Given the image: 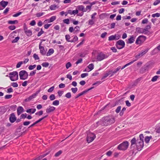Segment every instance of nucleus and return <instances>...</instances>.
Segmentation results:
<instances>
[{
	"mask_svg": "<svg viewBox=\"0 0 160 160\" xmlns=\"http://www.w3.org/2000/svg\"><path fill=\"white\" fill-rule=\"evenodd\" d=\"M130 148L132 150L134 151L136 149L141 150L143 146V141L140 140H136L135 138H133L131 141Z\"/></svg>",
	"mask_w": 160,
	"mask_h": 160,
	"instance_id": "obj_1",
	"label": "nucleus"
},
{
	"mask_svg": "<svg viewBox=\"0 0 160 160\" xmlns=\"http://www.w3.org/2000/svg\"><path fill=\"white\" fill-rule=\"evenodd\" d=\"M115 118L111 116H106L103 117L97 123L102 126H107L111 125L115 122Z\"/></svg>",
	"mask_w": 160,
	"mask_h": 160,
	"instance_id": "obj_2",
	"label": "nucleus"
},
{
	"mask_svg": "<svg viewBox=\"0 0 160 160\" xmlns=\"http://www.w3.org/2000/svg\"><path fill=\"white\" fill-rule=\"evenodd\" d=\"M128 142L127 141H125L120 144L118 146V148L121 150H125L128 148Z\"/></svg>",
	"mask_w": 160,
	"mask_h": 160,
	"instance_id": "obj_3",
	"label": "nucleus"
},
{
	"mask_svg": "<svg viewBox=\"0 0 160 160\" xmlns=\"http://www.w3.org/2000/svg\"><path fill=\"white\" fill-rule=\"evenodd\" d=\"M9 76L11 80L12 81H15L18 79V74L16 71H14L9 73Z\"/></svg>",
	"mask_w": 160,
	"mask_h": 160,
	"instance_id": "obj_4",
	"label": "nucleus"
},
{
	"mask_svg": "<svg viewBox=\"0 0 160 160\" xmlns=\"http://www.w3.org/2000/svg\"><path fill=\"white\" fill-rule=\"evenodd\" d=\"M96 136L94 134L88 132L87 133V140L88 143H89L92 142L95 138Z\"/></svg>",
	"mask_w": 160,
	"mask_h": 160,
	"instance_id": "obj_5",
	"label": "nucleus"
},
{
	"mask_svg": "<svg viewBox=\"0 0 160 160\" xmlns=\"http://www.w3.org/2000/svg\"><path fill=\"white\" fill-rule=\"evenodd\" d=\"M19 75L21 79L25 80L28 78V74L26 71L22 70L20 72Z\"/></svg>",
	"mask_w": 160,
	"mask_h": 160,
	"instance_id": "obj_6",
	"label": "nucleus"
},
{
	"mask_svg": "<svg viewBox=\"0 0 160 160\" xmlns=\"http://www.w3.org/2000/svg\"><path fill=\"white\" fill-rule=\"evenodd\" d=\"M115 45L117 48L120 49L124 47L125 43L123 41L120 40L116 42Z\"/></svg>",
	"mask_w": 160,
	"mask_h": 160,
	"instance_id": "obj_7",
	"label": "nucleus"
},
{
	"mask_svg": "<svg viewBox=\"0 0 160 160\" xmlns=\"http://www.w3.org/2000/svg\"><path fill=\"white\" fill-rule=\"evenodd\" d=\"M146 38L143 35L140 36L137 39L136 43L138 44L144 42L146 39Z\"/></svg>",
	"mask_w": 160,
	"mask_h": 160,
	"instance_id": "obj_8",
	"label": "nucleus"
},
{
	"mask_svg": "<svg viewBox=\"0 0 160 160\" xmlns=\"http://www.w3.org/2000/svg\"><path fill=\"white\" fill-rule=\"evenodd\" d=\"M107 55L102 53H100L98 55L96 59L98 61H101L104 59L107 58Z\"/></svg>",
	"mask_w": 160,
	"mask_h": 160,
	"instance_id": "obj_9",
	"label": "nucleus"
},
{
	"mask_svg": "<svg viewBox=\"0 0 160 160\" xmlns=\"http://www.w3.org/2000/svg\"><path fill=\"white\" fill-rule=\"evenodd\" d=\"M39 91H38L35 93L33 94L32 95L30 96L28 98H27L25 99L24 101L25 102H27L31 101L32 99L35 98L38 95L39 93Z\"/></svg>",
	"mask_w": 160,
	"mask_h": 160,
	"instance_id": "obj_10",
	"label": "nucleus"
},
{
	"mask_svg": "<svg viewBox=\"0 0 160 160\" xmlns=\"http://www.w3.org/2000/svg\"><path fill=\"white\" fill-rule=\"evenodd\" d=\"M8 2L7 1H4L3 0L2 1L0 2V10L2 9L3 8H5V7L8 4Z\"/></svg>",
	"mask_w": 160,
	"mask_h": 160,
	"instance_id": "obj_11",
	"label": "nucleus"
},
{
	"mask_svg": "<svg viewBox=\"0 0 160 160\" xmlns=\"http://www.w3.org/2000/svg\"><path fill=\"white\" fill-rule=\"evenodd\" d=\"M9 121L11 123H13L16 120V118L14 113H12L10 115Z\"/></svg>",
	"mask_w": 160,
	"mask_h": 160,
	"instance_id": "obj_12",
	"label": "nucleus"
},
{
	"mask_svg": "<svg viewBox=\"0 0 160 160\" xmlns=\"http://www.w3.org/2000/svg\"><path fill=\"white\" fill-rule=\"evenodd\" d=\"M55 109V108L51 106H49L46 109L47 113H51L54 111Z\"/></svg>",
	"mask_w": 160,
	"mask_h": 160,
	"instance_id": "obj_13",
	"label": "nucleus"
},
{
	"mask_svg": "<svg viewBox=\"0 0 160 160\" xmlns=\"http://www.w3.org/2000/svg\"><path fill=\"white\" fill-rule=\"evenodd\" d=\"M148 49H147L139 53L138 55H137L135 56L136 58H137V59H138L140 56H142L146 53L148 52Z\"/></svg>",
	"mask_w": 160,
	"mask_h": 160,
	"instance_id": "obj_14",
	"label": "nucleus"
},
{
	"mask_svg": "<svg viewBox=\"0 0 160 160\" xmlns=\"http://www.w3.org/2000/svg\"><path fill=\"white\" fill-rule=\"evenodd\" d=\"M24 112V109L22 106H19L17 109V114L20 115L22 113Z\"/></svg>",
	"mask_w": 160,
	"mask_h": 160,
	"instance_id": "obj_15",
	"label": "nucleus"
},
{
	"mask_svg": "<svg viewBox=\"0 0 160 160\" xmlns=\"http://www.w3.org/2000/svg\"><path fill=\"white\" fill-rule=\"evenodd\" d=\"M136 30L140 33H143L145 34H147V32L145 31L144 28H136Z\"/></svg>",
	"mask_w": 160,
	"mask_h": 160,
	"instance_id": "obj_16",
	"label": "nucleus"
},
{
	"mask_svg": "<svg viewBox=\"0 0 160 160\" xmlns=\"http://www.w3.org/2000/svg\"><path fill=\"white\" fill-rule=\"evenodd\" d=\"M39 48L40 50V53L42 55H44L46 53V52L44 50V48L42 46H40V44H39Z\"/></svg>",
	"mask_w": 160,
	"mask_h": 160,
	"instance_id": "obj_17",
	"label": "nucleus"
},
{
	"mask_svg": "<svg viewBox=\"0 0 160 160\" xmlns=\"http://www.w3.org/2000/svg\"><path fill=\"white\" fill-rule=\"evenodd\" d=\"M6 111V108L4 107H0V115L3 114Z\"/></svg>",
	"mask_w": 160,
	"mask_h": 160,
	"instance_id": "obj_18",
	"label": "nucleus"
},
{
	"mask_svg": "<svg viewBox=\"0 0 160 160\" xmlns=\"http://www.w3.org/2000/svg\"><path fill=\"white\" fill-rule=\"evenodd\" d=\"M78 8L79 10L83 12H86V10L85 9L84 7L82 5H79L78 6Z\"/></svg>",
	"mask_w": 160,
	"mask_h": 160,
	"instance_id": "obj_19",
	"label": "nucleus"
},
{
	"mask_svg": "<svg viewBox=\"0 0 160 160\" xmlns=\"http://www.w3.org/2000/svg\"><path fill=\"white\" fill-rule=\"evenodd\" d=\"M36 111V109L35 108H30L27 109L26 111L27 113H31L32 114H33Z\"/></svg>",
	"mask_w": 160,
	"mask_h": 160,
	"instance_id": "obj_20",
	"label": "nucleus"
},
{
	"mask_svg": "<svg viewBox=\"0 0 160 160\" xmlns=\"http://www.w3.org/2000/svg\"><path fill=\"white\" fill-rule=\"evenodd\" d=\"M54 52V50L53 49L51 48L49 49L48 52L47 53V56L51 55L53 54Z\"/></svg>",
	"mask_w": 160,
	"mask_h": 160,
	"instance_id": "obj_21",
	"label": "nucleus"
},
{
	"mask_svg": "<svg viewBox=\"0 0 160 160\" xmlns=\"http://www.w3.org/2000/svg\"><path fill=\"white\" fill-rule=\"evenodd\" d=\"M135 38L133 36H131L128 39V42L129 43H133L135 41Z\"/></svg>",
	"mask_w": 160,
	"mask_h": 160,
	"instance_id": "obj_22",
	"label": "nucleus"
},
{
	"mask_svg": "<svg viewBox=\"0 0 160 160\" xmlns=\"http://www.w3.org/2000/svg\"><path fill=\"white\" fill-rule=\"evenodd\" d=\"M121 68V67L119 66L117 68L113 71H111V76H113L115 73H116L118 71L120 70Z\"/></svg>",
	"mask_w": 160,
	"mask_h": 160,
	"instance_id": "obj_23",
	"label": "nucleus"
},
{
	"mask_svg": "<svg viewBox=\"0 0 160 160\" xmlns=\"http://www.w3.org/2000/svg\"><path fill=\"white\" fill-rule=\"evenodd\" d=\"M24 32L26 35L28 37L31 36L32 34V31L30 30H28Z\"/></svg>",
	"mask_w": 160,
	"mask_h": 160,
	"instance_id": "obj_24",
	"label": "nucleus"
},
{
	"mask_svg": "<svg viewBox=\"0 0 160 160\" xmlns=\"http://www.w3.org/2000/svg\"><path fill=\"white\" fill-rule=\"evenodd\" d=\"M137 60V59L133 60V61L130 62H129V63H128L126 64L124 66H123L122 68H121V69L122 70L124 68H125L126 67H127V66H128L131 64H132L134 62H135Z\"/></svg>",
	"mask_w": 160,
	"mask_h": 160,
	"instance_id": "obj_25",
	"label": "nucleus"
},
{
	"mask_svg": "<svg viewBox=\"0 0 160 160\" xmlns=\"http://www.w3.org/2000/svg\"><path fill=\"white\" fill-rule=\"evenodd\" d=\"M152 138V136H150L149 137L148 136H147L145 138V141L146 142V143H148L151 139Z\"/></svg>",
	"mask_w": 160,
	"mask_h": 160,
	"instance_id": "obj_26",
	"label": "nucleus"
},
{
	"mask_svg": "<svg viewBox=\"0 0 160 160\" xmlns=\"http://www.w3.org/2000/svg\"><path fill=\"white\" fill-rule=\"evenodd\" d=\"M65 39L68 42H73V41H72V40H70V36L69 35H66L65 36Z\"/></svg>",
	"mask_w": 160,
	"mask_h": 160,
	"instance_id": "obj_27",
	"label": "nucleus"
},
{
	"mask_svg": "<svg viewBox=\"0 0 160 160\" xmlns=\"http://www.w3.org/2000/svg\"><path fill=\"white\" fill-rule=\"evenodd\" d=\"M49 153L50 151H49L45 154H44L42 155H40V156L38 157V158L39 160H40L42 158H43V157H45V156L48 154Z\"/></svg>",
	"mask_w": 160,
	"mask_h": 160,
	"instance_id": "obj_28",
	"label": "nucleus"
},
{
	"mask_svg": "<svg viewBox=\"0 0 160 160\" xmlns=\"http://www.w3.org/2000/svg\"><path fill=\"white\" fill-rule=\"evenodd\" d=\"M87 67L89 69V71H90L94 68V65L93 64L91 63L89 64Z\"/></svg>",
	"mask_w": 160,
	"mask_h": 160,
	"instance_id": "obj_29",
	"label": "nucleus"
},
{
	"mask_svg": "<svg viewBox=\"0 0 160 160\" xmlns=\"http://www.w3.org/2000/svg\"><path fill=\"white\" fill-rule=\"evenodd\" d=\"M58 7L57 5H51L50 6L49 8L51 10H55L56 8H58Z\"/></svg>",
	"mask_w": 160,
	"mask_h": 160,
	"instance_id": "obj_30",
	"label": "nucleus"
},
{
	"mask_svg": "<svg viewBox=\"0 0 160 160\" xmlns=\"http://www.w3.org/2000/svg\"><path fill=\"white\" fill-rule=\"evenodd\" d=\"M111 74V71H109V72L105 73L102 77V79H103L108 77L109 74Z\"/></svg>",
	"mask_w": 160,
	"mask_h": 160,
	"instance_id": "obj_31",
	"label": "nucleus"
},
{
	"mask_svg": "<svg viewBox=\"0 0 160 160\" xmlns=\"http://www.w3.org/2000/svg\"><path fill=\"white\" fill-rule=\"evenodd\" d=\"M59 104V101L58 100L54 101L52 102V105L54 106H58Z\"/></svg>",
	"mask_w": 160,
	"mask_h": 160,
	"instance_id": "obj_32",
	"label": "nucleus"
},
{
	"mask_svg": "<svg viewBox=\"0 0 160 160\" xmlns=\"http://www.w3.org/2000/svg\"><path fill=\"white\" fill-rule=\"evenodd\" d=\"M18 23V21L17 20H15L14 21L10 20L8 21V23L9 24H14L16 23Z\"/></svg>",
	"mask_w": 160,
	"mask_h": 160,
	"instance_id": "obj_33",
	"label": "nucleus"
},
{
	"mask_svg": "<svg viewBox=\"0 0 160 160\" xmlns=\"http://www.w3.org/2000/svg\"><path fill=\"white\" fill-rule=\"evenodd\" d=\"M36 66L35 64H34L33 65H30L28 68L29 69V70H32L33 69H34L36 67Z\"/></svg>",
	"mask_w": 160,
	"mask_h": 160,
	"instance_id": "obj_34",
	"label": "nucleus"
},
{
	"mask_svg": "<svg viewBox=\"0 0 160 160\" xmlns=\"http://www.w3.org/2000/svg\"><path fill=\"white\" fill-rule=\"evenodd\" d=\"M20 39V37H17L15 38L12 41V43H16L18 42V40Z\"/></svg>",
	"mask_w": 160,
	"mask_h": 160,
	"instance_id": "obj_35",
	"label": "nucleus"
},
{
	"mask_svg": "<svg viewBox=\"0 0 160 160\" xmlns=\"http://www.w3.org/2000/svg\"><path fill=\"white\" fill-rule=\"evenodd\" d=\"M62 153V151L60 150L56 152L54 155L55 157H58L60 156Z\"/></svg>",
	"mask_w": 160,
	"mask_h": 160,
	"instance_id": "obj_36",
	"label": "nucleus"
},
{
	"mask_svg": "<svg viewBox=\"0 0 160 160\" xmlns=\"http://www.w3.org/2000/svg\"><path fill=\"white\" fill-rule=\"evenodd\" d=\"M115 40V36L114 35H112L108 38V40L109 41Z\"/></svg>",
	"mask_w": 160,
	"mask_h": 160,
	"instance_id": "obj_37",
	"label": "nucleus"
},
{
	"mask_svg": "<svg viewBox=\"0 0 160 160\" xmlns=\"http://www.w3.org/2000/svg\"><path fill=\"white\" fill-rule=\"evenodd\" d=\"M94 88V87H91V88L87 89V90H86L83 92H82V95H83L84 94L86 93L87 92H88V91H89V90L92 89L93 88Z\"/></svg>",
	"mask_w": 160,
	"mask_h": 160,
	"instance_id": "obj_38",
	"label": "nucleus"
},
{
	"mask_svg": "<svg viewBox=\"0 0 160 160\" xmlns=\"http://www.w3.org/2000/svg\"><path fill=\"white\" fill-rule=\"evenodd\" d=\"M159 77V76H155L152 78L151 81L152 82L156 81Z\"/></svg>",
	"mask_w": 160,
	"mask_h": 160,
	"instance_id": "obj_39",
	"label": "nucleus"
},
{
	"mask_svg": "<svg viewBox=\"0 0 160 160\" xmlns=\"http://www.w3.org/2000/svg\"><path fill=\"white\" fill-rule=\"evenodd\" d=\"M152 16L153 18H155V17H160V13H156L155 14H153L152 15Z\"/></svg>",
	"mask_w": 160,
	"mask_h": 160,
	"instance_id": "obj_40",
	"label": "nucleus"
},
{
	"mask_svg": "<svg viewBox=\"0 0 160 160\" xmlns=\"http://www.w3.org/2000/svg\"><path fill=\"white\" fill-rule=\"evenodd\" d=\"M126 110V108H123L119 113L120 115V116H122L124 114V112Z\"/></svg>",
	"mask_w": 160,
	"mask_h": 160,
	"instance_id": "obj_41",
	"label": "nucleus"
},
{
	"mask_svg": "<svg viewBox=\"0 0 160 160\" xmlns=\"http://www.w3.org/2000/svg\"><path fill=\"white\" fill-rule=\"evenodd\" d=\"M42 65L43 67H48L49 65V63L48 62H44L42 63Z\"/></svg>",
	"mask_w": 160,
	"mask_h": 160,
	"instance_id": "obj_42",
	"label": "nucleus"
},
{
	"mask_svg": "<svg viewBox=\"0 0 160 160\" xmlns=\"http://www.w3.org/2000/svg\"><path fill=\"white\" fill-rule=\"evenodd\" d=\"M71 90L73 93H75L78 91V88H72Z\"/></svg>",
	"mask_w": 160,
	"mask_h": 160,
	"instance_id": "obj_43",
	"label": "nucleus"
},
{
	"mask_svg": "<svg viewBox=\"0 0 160 160\" xmlns=\"http://www.w3.org/2000/svg\"><path fill=\"white\" fill-rule=\"evenodd\" d=\"M49 98L51 101L55 99V96L54 94H51L49 97Z\"/></svg>",
	"mask_w": 160,
	"mask_h": 160,
	"instance_id": "obj_44",
	"label": "nucleus"
},
{
	"mask_svg": "<svg viewBox=\"0 0 160 160\" xmlns=\"http://www.w3.org/2000/svg\"><path fill=\"white\" fill-rule=\"evenodd\" d=\"M56 19V16H53L50 18V22H52Z\"/></svg>",
	"mask_w": 160,
	"mask_h": 160,
	"instance_id": "obj_45",
	"label": "nucleus"
},
{
	"mask_svg": "<svg viewBox=\"0 0 160 160\" xmlns=\"http://www.w3.org/2000/svg\"><path fill=\"white\" fill-rule=\"evenodd\" d=\"M79 27L78 26H76L74 29V33H77V31H79Z\"/></svg>",
	"mask_w": 160,
	"mask_h": 160,
	"instance_id": "obj_46",
	"label": "nucleus"
},
{
	"mask_svg": "<svg viewBox=\"0 0 160 160\" xmlns=\"http://www.w3.org/2000/svg\"><path fill=\"white\" fill-rule=\"evenodd\" d=\"M65 97L68 98H70L71 97V93L70 92H68L65 94Z\"/></svg>",
	"mask_w": 160,
	"mask_h": 160,
	"instance_id": "obj_47",
	"label": "nucleus"
},
{
	"mask_svg": "<svg viewBox=\"0 0 160 160\" xmlns=\"http://www.w3.org/2000/svg\"><path fill=\"white\" fill-rule=\"evenodd\" d=\"M121 106H119L117 107L115 110V112L117 113H118L120 112L121 109Z\"/></svg>",
	"mask_w": 160,
	"mask_h": 160,
	"instance_id": "obj_48",
	"label": "nucleus"
},
{
	"mask_svg": "<svg viewBox=\"0 0 160 160\" xmlns=\"http://www.w3.org/2000/svg\"><path fill=\"white\" fill-rule=\"evenodd\" d=\"M44 14V12H39L36 14V16L37 17H39L42 16Z\"/></svg>",
	"mask_w": 160,
	"mask_h": 160,
	"instance_id": "obj_49",
	"label": "nucleus"
},
{
	"mask_svg": "<svg viewBox=\"0 0 160 160\" xmlns=\"http://www.w3.org/2000/svg\"><path fill=\"white\" fill-rule=\"evenodd\" d=\"M33 57L35 60H38L39 59V58L38 55L36 53H34L33 54Z\"/></svg>",
	"mask_w": 160,
	"mask_h": 160,
	"instance_id": "obj_50",
	"label": "nucleus"
},
{
	"mask_svg": "<svg viewBox=\"0 0 160 160\" xmlns=\"http://www.w3.org/2000/svg\"><path fill=\"white\" fill-rule=\"evenodd\" d=\"M54 88L55 87L53 86L52 87L48 90V92H52L54 90Z\"/></svg>",
	"mask_w": 160,
	"mask_h": 160,
	"instance_id": "obj_51",
	"label": "nucleus"
},
{
	"mask_svg": "<svg viewBox=\"0 0 160 160\" xmlns=\"http://www.w3.org/2000/svg\"><path fill=\"white\" fill-rule=\"evenodd\" d=\"M23 63V62L22 61L19 62L16 65V68H19L20 67L21 65Z\"/></svg>",
	"mask_w": 160,
	"mask_h": 160,
	"instance_id": "obj_52",
	"label": "nucleus"
},
{
	"mask_svg": "<svg viewBox=\"0 0 160 160\" xmlns=\"http://www.w3.org/2000/svg\"><path fill=\"white\" fill-rule=\"evenodd\" d=\"M43 111L42 110H41L38 112H37L35 113V114L36 115H38L40 116L42 115L43 114Z\"/></svg>",
	"mask_w": 160,
	"mask_h": 160,
	"instance_id": "obj_53",
	"label": "nucleus"
},
{
	"mask_svg": "<svg viewBox=\"0 0 160 160\" xmlns=\"http://www.w3.org/2000/svg\"><path fill=\"white\" fill-rule=\"evenodd\" d=\"M44 32V31L42 30V29L41 28L40 32H39L37 36L38 37L40 36Z\"/></svg>",
	"mask_w": 160,
	"mask_h": 160,
	"instance_id": "obj_54",
	"label": "nucleus"
},
{
	"mask_svg": "<svg viewBox=\"0 0 160 160\" xmlns=\"http://www.w3.org/2000/svg\"><path fill=\"white\" fill-rule=\"evenodd\" d=\"M36 70H34L31 71L29 75L31 76L34 75L36 73Z\"/></svg>",
	"mask_w": 160,
	"mask_h": 160,
	"instance_id": "obj_55",
	"label": "nucleus"
},
{
	"mask_svg": "<svg viewBox=\"0 0 160 160\" xmlns=\"http://www.w3.org/2000/svg\"><path fill=\"white\" fill-rule=\"evenodd\" d=\"M11 85L14 87L16 88L18 86V83L16 82H12L11 83Z\"/></svg>",
	"mask_w": 160,
	"mask_h": 160,
	"instance_id": "obj_56",
	"label": "nucleus"
},
{
	"mask_svg": "<svg viewBox=\"0 0 160 160\" xmlns=\"http://www.w3.org/2000/svg\"><path fill=\"white\" fill-rule=\"evenodd\" d=\"M151 28V26L150 25H148L144 29L145 31H148L149 29H150Z\"/></svg>",
	"mask_w": 160,
	"mask_h": 160,
	"instance_id": "obj_57",
	"label": "nucleus"
},
{
	"mask_svg": "<svg viewBox=\"0 0 160 160\" xmlns=\"http://www.w3.org/2000/svg\"><path fill=\"white\" fill-rule=\"evenodd\" d=\"M63 22L67 24H69V20L68 19H65L63 20Z\"/></svg>",
	"mask_w": 160,
	"mask_h": 160,
	"instance_id": "obj_58",
	"label": "nucleus"
},
{
	"mask_svg": "<svg viewBox=\"0 0 160 160\" xmlns=\"http://www.w3.org/2000/svg\"><path fill=\"white\" fill-rule=\"evenodd\" d=\"M12 97V95H7L5 96V98L6 99H9L11 98Z\"/></svg>",
	"mask_w": 160,
	"mask_h": 160,
	"instance_id": "obj_59",
	"label": "nucleus"
},
{
	"mask_svg": "<svg viewBox=\"0 0 160 160\" xmlns=\"http://www.w3.org/2000/svg\"><path fill=\"white\" fill-rule=\"evenodd\" d=\"M160 2V0H156L153 3V5L156 6Z\"/></svg>",
	"mask_w": 160,
	"mask_h": 160,
	"instance_id": "obj_60",
	"label": "nucleus"
},
{
	"mask_svg": "<svg viewBox=\"0 0 160 160\" xmlns=\"http://www.w3.org/2000/svg\"><path fill=\"white\" fill-rule=\"evenodd\" d=\"M71 66V64L70 62H68L66 65V68L68 69L69 67Z\"/></svg>",
	"mask_w": 160,
	"mask_h": 160,
	"instance_id": "obj_61",
	"label": "nucleus"
},
{
	"mask_svg": "<svg viewBox=\"0 0 160 160\" xmlns=\"http://www.w3.org/2000/svg\"><path fill=\"white\" fill-rule=\"evenodd\" d=\"M148 20L147 18H145L142 21V24H146L148 22Z\"/></svg>",
	"mask_w": 160,
	"mask_h": 160,
	"instance_id": "obj_62",
	"label": "nucleus"
},
{
	"mask_svg": "<svg viewBox=\"0 0 160 160\" xmlns=\"http://www.w3.org/2000/svg\"><path fill=\"white\" fill-rule=\"evenodd\" d=\"M119 1H115L112 2L111 4L112 5H116L119 4Z\"/></svg>",
	"mask_w": 160,
	"mask_h": 160,
	"instance_id": "obj_63",
	"label": "nucleus"
},
{
	"mask_svg": "<svg viewBox=\"0 0 160 160\" xmlns=\"http://www.w3.org/2000/svg\"><path fill=\"white\" fill-rule=\"evenodd\" d=\"M8 28L11 30H14L16 28V27L14 25L11 26L9 27Z\"/></svg>",
	"mask_w": 160,
	"mask_h": 160,
	"instance_id": "obj_64",
	"label": "nucleus"
}]
</instances>
